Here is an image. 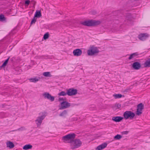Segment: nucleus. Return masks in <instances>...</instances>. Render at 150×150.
<instances>
[{"label":"nucleus","instance_id":"1","mask_svg":"<svg viewBox=\"0 0 150 150\" xmlns=\"http://www.w3.org/2000/svg\"><path fill=\"white\" fill-rule=\"evenodd\" d=\"M101 23L99 21L91 20L81 22V24L83 25L91 27L98 25Z\"/></svg>","mask_w":150,"mask_h":150},{"label":"nucleus","instance_id":"2","mask_svg":"<svg viewBox=\"0 0 150 150\" xmlns=\"http://www.w3.org/2000/svg\"><path fill=\"white\" fill-rule=\"evenodd\" d=\"M76 134L74 133L69 134L62 137V140L64 142L70 143V144L75 138Z\"/></svg>","mask_w":150,"mask_h":150},{"label":"nucleus","instance_id":"3","mask_svg":"<svg viewBox=\"0 0 150 150\" xmlns=\"http://www.w3.org/2000/svg\"><path fill=\"white\" fill-rule=\"evenodd\" d=\"M46 112H40L39 113L40 115L38 117L35 122L38 127L40 126L42 123V120L44 119L46 115Z\"/></svg>","mask_w":150,"mask_h":150},{"label":"nucleus","instance_id":"4","mask_svg":"<svg viewBox=\"0 0 150 150\" xmlns=\"http://www.w3.org/2000/svg\"><path fill=\"white\" fill-rule=\"evenodd\" d=\"M82 142L79 139H74L70 144L71 148L72 149L77 148L80 146Z\"/></svg>","mask_w":150,"mask_h":150},{"label":"nucleus","instance_id":"5","mask_svg":"<svg viewBox=\"0 0 150 150\" xmlns=\"http://www.w3.org/2000/svg\"><path fill=\"white\" fill-rule=\"evenodd\" d=\"M135 116V114L131 111H126L123 114L124 118L126 120L129 118L132 119Z\"/></svg>","mask_w":150,"mask_h":150},{"label":"nucleus","instance_id":"6","mask_svg":"<svg viewBox=\"0 0 150 150\" xmlns=\"http://www.w3.org/2000/svg\"><path fill=\"white\" fill-rule=\"evenodd\" d=\"M60 107L59 110H63L69 108L71 106L70 103L66 101H63L60 103Z\"/></svg>","mask_w":150,"mask_h":150},{"label":"nucleus","instance_id":"7","mask_svg":"<svg viewBox=\"0 0 150 150\" xmlns=\"http://www.w3.org/2000/svg\"><path fill=\"white\" fill-rule=\"evenodd\" d=\"M144 108V105L142 103H140L137 105L136 114L138 115H140L142 113V110Z\"/></svg>","mask_w":150,"mask_h":150},{"label":"nucleus","instance_id":"8","mask_svg":"<svg viewBox=\"0 0 150 150\" xmlns=\"http://www.w3.org/2000/svg\"><path fill=\"white\" fill-rule=\"evenodd\" d=\"M98 52L99 50L96 47H92L90 50H88L87 53L88 55H92Z\"/></svg>","mask_w":150,"mask_h":150},{"label":"nucleus","instance_id":"9","mask_svg":"<svg viewBox=\"0 0 150 150\" xmlns=\"http://www.w3.org/2000/svg\"><path fill=\"white\" fill-rule=\"evenodd\" d=\"M42 96L45 99H47L52 102L54 100V97L52 96L49 93L45 92L42 94Z\"/></svg>","mask_w":150,"mask_h":150},{"label":"nucleus","instance_id":"10","mask_svg":"<svg viewBox=\"0 0 150 150\" xmlns=\"http://www.w3.org/2000/svg\"><path fill=\"white\" fill-rule=\"evenodd\" d=\"M149 36V35L147 33H142L139 34L138 38L139 39L142 41L145 40Z\"/></svg>","mask_w":150,"mask_h":150},{"label":"nucleus","instance_id":"11","mask_svg":"<svg viewBox=\"0 0 150 150\" xmlns=\"http://www.w3.org/2000/svg\"><path fill=\"white\" fill-rule=\"evenodd\" d=\"M77 93V90L73 88H70L67 90V94L69 96L74 95Z\"/></svg>","mask_w":150,"mask_h":150},{"label":"nucleus","instance_id":"12","mask_svg":"<svg viewBox=\"0 0 150 150\" xmlns=\"http://www.w3.org/2000/svg\"><path fill=\"white\" fill-rule=\"evenodd\" d=\"M73 53L74 56H79L81 54L82 52L81 49H77L74 50L73 51Z\"/></svg>","mask_w":150,"mask_h":150},{"label":"nucleus","instance_id":"13","mask_svg":"<svg viewBox=\"0 0 150 150\" xmlns=\"http://www.w3.org/2000/svg\"><path fill=\"white\" fill-rule=\"evenodd\" d=\"M123 119V117L120 116L113 117L112 118V120L116 122H119Z\"/></svg>","mask_w":150,"mask_h":150},{"label":"nucleus","instance_id":"14","mask_svg":"<svg viewBox=\"0 0 150 150\" xmlns=\"http://www.w3.org/2000/svg\"><path fill=\"white\" fill-rule=\"evenodd\" d=\"M107 146L106 143H104L98 146L96 148V150H101L105 148Z\"/></svg>","mask_w":150,"mask_h":150},{"label":"nucleus","instance_id":"15","mask_svg":"<svg viewBox=\"0 0 150 150\" xmlns=\"http://www.w3.org/2000/svg\"><path fill=\"white\" fill-rule=\"evenodd\" d=\"M7 147H8L10 149L13 148L15 146L13 143L9 141H7L6 142Z\"/></svg>","mask_w":150,"mask_h":150},{"label":"nucleus","instance_id":"16","mask_svg":"<svg viewBox=\"0 0 150 150\" xmlns=\"http://www.w3.org/2000/svg\"><path fill=\"white\" fill-rule=\"evenodd\" d=\"M32 146L30 144H28L25 145L23 147V149L24 150H28L32 149Z\"/></svg>","mask_w":150,"mask_h":150},{"label":"nucleus","instance_id":"17","mask_svg":"<svg viewBox=\"0 0 150 150\" xmlns=\"http://www.w3.org/2000/svg\"><path fill=\"white\" fill-rule=\"evenodd\" d=\"M42 15L40 11H37L35 13L34 17L37 18H39Z\"/></svg>","mask_w":150,"mask_h":150},{"label":"nucleus","instance_id":"18","mask_svg":"<svg viewBox=\"0 0 150 150\" xmlns=\"http://www.w3.org/2000/svg\"><path fill=\"white\" fill-rule=\"evenodd\" d=\"M142 68V66H131V69L132 70H137Z\"/></svg>","mask_w":150,"mask_h":150},{"label":"nucleus","instance_id":"19","mask_svg":"<svg viewBox=\"0 0 150 150\" xmlns=\"http://www.w3.org/2000/svg\"><path fill=\"white\" fill-rule=\"evenodd\" d=\"M67 111L66 110H64L59 115L61 117H64L67 114Z\"/></svg>","mask_w":150,"mask_h":150},{"label":"nucleus","instance_id":"20","mask_svg":"<svg viewBox=\"0 0 150 150\" xmlns=\"http://www.w3.org/2000/svg\"><path fill=\"white\" fill-rule=\"evenodd\" d=\"M6 20V18L4 16L3 14L0 15V21H3Z\"/></svg>","mask_w":150,"mask_h":150},{"label":"nucleus","instance_id":"21","mask_svg":"<svg viewBox=\"0 0 150 150\" xmlns=\"http://www.w3.org/2000/svg\"><path fill=\"white\" fill-rule=\"evenodd\" d=\"M113 96L115 99H117L121 98L122 96L121 94H118L113 95Z\"/></svg>","mask_w":150,"mask_h":150},{"label":"nucleus","instance_id":"22","mask_svg":"<svg viewBox=\"0 0 150 150\" xmlns=\"http://www.w3.org/2000/svg\"><path fill=\"white\" fill-rule=\"evenodd\" d=\"M137 55L138 54L136 53H133L130 55L129 57L128 58V59H131Z\"/></svg>","mask_w":150,"mask_h":150},{"label":"nucleus","instance_id":"23","mask_svg":"<svg viewBox=\"0 0 150 150\" xmlns=\"http://www.w3.org/2000/svg\"><path fill=\"white\" fill-rule=\"evenodd\" d=\"M144 66H150V58L148 59L144 64Z\"/></svg>","mask_w":150,"mask_h":150},{"label":"nucleus","instance_id":"24","mask_svg":"<svg viewBox=\"0 0 150 150\" xmlns=\"http://www.w3.org/2000/svg\"><path fill=\"white\" fill-rule=\"evenodd\" d=\"M67 95V92H66L64 91H62L61 92L58 94L59 96H65Z\"/></svg>","mask_w":150,"mask_h":150},{"label":"nucleus","instance_id":"25","mask_svg":"<svg viewBox=\"0 0 150 150\" xmlns=\"http://www.w3.org/2000/svg\"><path fill=\"white\" fill-rule=\"evenodd\" d=\"M43 75L46 77H50L51 76L49 72H45L43 73Z\"/></svg>","mask_w":150,"mask_h":150},{"label":"nucleus","instance_id":"26","mask_svg":"<svg viewBox=\"0 0 150 150\" xmlns=\"http://www.w3.org/2000/svg\"><path fill=\"white\" fill-rule=\"evenodd\" d=\"M122 137V136L119 134H117L114 137V139L116 140H119Z\"/></svg>","mask_w":150,"mask_h":150},{"label":"nucleus","instance_id":"27","mask_svg":"<svg viewBox=\"0 0 150 150\" xmlns=\"http://www.w3.org/2000/svg\"><path fill=\"white\" fill-rule=\"evenodd\" d=\"M30 81L31 82H35L38 81V79L36 78H31L29 79Z\"/></svg>","mask_w":150,"mask_h":150},{"label":"nucleus","instance_id":"28","mask_svg":"<svg viewBox=\"0 0 150 150\" xmlns=\"http://www.w3.org/2000/svg\"><path fill=\"white\" fill-rule=\"evenodd\" d=\"M132 66H141L140 64L138 62H135L131 64Z\"/></svg>","mask_w":150,"mask_h":150},{"label":"nucleus","instance_id":"29","mask_svg":"<svg viewBox=\"0 0 150 150\" xmlns=\"http://www.w3.org/2000/svg\"><path fill=\"white\" fill-rule=\"evenodd\" d=\"M20 67H16L15 68H14L15 70L16 71H17L18 72L17 73V74H20V73L21 71V70L20 69Z\"/></svg>","mask_w":150,"mask_h":150},{"label":"nucleus","instance_id":"30","mask_svg":"<svg viewBox=\"0 0 150 150\" xmlns=\"http://www.w3.org/2000/svg\"><path fill=\"white\" fill-rule=\"evenodd\" d=\"M49 34L48 33H45L43 36V38L44 39L46 40L49 37Z\"/></svg>","mask_w":150,"mask_h":150},{"label":"nucleus","instance_id":"31","mask_svg":"<svg viewBox=\"0 0 150 150\" xmlns=\"http://www.w3.org/2000/svg\"><path fill=\"white\" fill-rule=\"evenodd\" d=\"M9 57L7 59H6L4 62L3 64L1 66H6L7 64L8 63V61L9 60Z\"/></svg>","mask_w":150,"mask_h":150},{"label":"nucleus","instance_id":"32","mask_svg":"<svg viewBox=\"0 0 150 150\" xmlns=\"http://www.w3.org/2000/svg\"><path fill=\"white\" fill-rule=\"evenodd\" d=\"M35 17L33 18L32 19V20L31 21L30 24L31 25L33 24V23H35V22L36 21V19L35 18Z\"/></svg>","mask_w":150,"mask_h":150},{"label":"nucleus","instance_id":"33","mask_svg":"<svg viewBox=\"0 0 150 150\" xmlns=\"http://www.w3.org/2000/svg\"><path fill=\"white\" fill-rule=\"evenodd\" d=\"M115 107L116 108V109H119L120 108L121 105L118 104H116L115 106Z\"/></svg>","mask_w":150,"mask_h":150},{"label":"nucleus","instance_id":"34","mask_svg":"<svg viewBox=\"0 0 150 150\" xmlns=\"http://www.w3.org/2000/svg\"><path fill=\"white\" fill-rule=\"evenodd\" d=\"M66 98L64 99L63 98H60L58 99V101L60 102L61 101H66Z\"/></svg>","mask_w":150,"mask_h":150},{"label":"nucleus","instance_id":"35","mask_svg":"<svg viewBox=\"0 0 150 150\" xmlns=\"http://www.w3.org/2000/svg\"><path fill=\"white\" fill-rule=\"evenodd\" d=\"M30 2V1L29 0H26L25 1V5H26V6H28Z\"/></svg>","mask_w":150,"mask_h":150},{"label":"nucleus","instance_id":"36","mask_svg":"<svg viewBox=\"0 0 150 150\" xmlns=\"http://www.w3.org/2000/svg\"><path fill=\"white\" fill-rule=\"evenodd\" d=\"M128 132L127 131L123 132H122V134H128Z\"/></svg>","mask_w":150,"mask_h":150},{"label":"nucleus","instance_id":"37","mask_svg":"<svg viewBox=\"0 0 150 150\" xmlns=\"http://www.w3.org/2000/svg\"><path fill=\"white\" fill-rule=\"evenodd\" d=\"M15 59V58L14 57H13L11 58L10 59V61L12 62L13 63L14 62V60Z\"/></svg>","mask_w":150,"mask_h":150},{"label":"nucleus","instance_id":"38","mask_svg":"<svg viewBox=\"0 0 150 150\" xmlns=\"http://www.w3.org/2000/svg\"><path fill=\"white\" fill-rule=\"evenodd\" d=\"M6 66H0V70L3 69L5 71V69Z\"/></svg>","mask_w":150,"mask_h":150},{"label":"nucleus","instance_id":"39","mask_svg":"<svg viewBox=\"0 0 150 150\" xmlns=\"http://www.w3.org/2000/svg\"><path fill=\"white\" fill-rule=\"evenodd\" d=\"M144 67H147V66H144Z\"/></svg>","mask_w":150,"mask_h":150}]
</instances>
